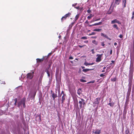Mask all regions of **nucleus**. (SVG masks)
Masks as SVG:
<instances>
[{"label": "nucleus", "instance_id": "f03ea898", "mask_svg": "<svg viewBox=\"0 0 134 134\" xmlns=\"http://www.w3.org/2000/svg\"><path fill=\"white\" fill-rule=\"evenodd\" d=\"M131 63L130 67V70L129 75L128 81L129 82L128 85H132L133 80V72L131 71Z\"/></svg>", "mask_w": 134, "mask_h": 134}, {"label": "nucleus", "instance_id": "72a5a7b5", "mask_svg": "<svg viewBox=\"0 0 134 134\" xmlns=\"http://www.w3.org/2000/svg\"><path fill=\"white\" fill-rule=\"evenodd\" d=\"M94 82H95V81L94 80H92V81H90V82H87V84H89V83H94Z\"/></svg>", "mask_w": 134, "mask_h": 134}, {"label": "nucleus", "instance_id": "338daca9", "mask_svg": "<svg viewBox=\"0 0 134 134\" xmlns=\"http://www.w3.org/2000/svg\"><path fill=\"white\" fill-rule=\"evenodd\" d=\"M132 15L134 16V10L132 12Z\"/></svg>", "mask_w": 134, "mask_h": 134}, {"label": "nucleus", "instance_id": "49530a36", "mask_svg": "<svg viewBox=\"0 0 134 134\" xmlns=\"http://www.w3.org/2000/svg\"><path fill=\"white\" fill-rule=\"evenodd\" d=\"M97 38V37L96 36H92L91 37V38Z\"/></svg>", "mask_w": 134, "mask_h": 134}, {"label": "nucleus", "instance_id": "de8ad7c7", "mask_svg": "<svg viewBox=\"0 0 134 134\" xmlns=\"http://www.w3.org/2000/svg\"><path fill=\"white\" fill-rule=\"evenodd\" d=\"M14 101H15V103H17V99L16 98L15 99H14Z\"/></svg>", "mask_w": 134, "mask_h": 134}, {"label": "nucleus", "instance_id": "8fccbe9b", "mask_svg": "<svg viewBox=\"0 0 134 134\" xmlns=\"http://www.w3.org/2000/svg\"><path fill=\"white\" fill-rule=\"evenodd\" d=\"M77 4V3H75L72 4V7H75V5H76Z\"/></svg>", "mask_w": 134, "mask_h": 134}, {"label": "nucleus", "instance_id": "f3484780", "mask_svg": "<svg viewBox=\"0 0 134 134\" xmlns=\"http://www.w3.org/2000/svg\"><path fill=\"white\" fill-rule=\"evenodd\" d=\"M93 69H83L82 71L84 72H86L88 71L92 70Z\"/></svg>", "mask_w": 134, "mask_h": 134}, {"label": "nucleus", "instance_id": "412c9836", "mask_svg": "<svg viewBox=\"0 0 134 134\" xmlns=\"http://www.w3.org/2000/svg\"><path fill=\"white\" fill-rule=\"evenodd\" d=\"M81 88H79L78 90L77 91V93L78 95H80L81 93Z\"/></svg>", "mask_w": 134, "mask_h": 134}, {"label": "nucleus", "instance_id": "5701e85b", "mask_svg": "<svg viewBox=\"0 0 134 134\" xmlns=\"http://www.w3.org/2000/svg\"><path fill=\"white\" fill-rule=\"evenodd\" d=\"M102 22H100L98 23H96L94 24V26L99 25L102 24Z\"/></svg>", "mask_w": 134, "mask_h": 134}, {"label": "nucleus", "instance_id": "423d86ee", "mask_svg": "<svg viewBox=\"0 0 134 134\" xmlns=\"http://www.w3.org/2000/svg\"><path fill=\"white\" fill-rule=\"evenodd\" d=\"M34 73V72H32L27 74V78L30 79H31L33 77Z\"/></svg>", "mask_w": 134, "mask_h": 134}, {"label": "nucleus", "instance_id": "3c124183", "mask_svg": "<svg viewBox=\"0 0 134 134\" xmlns=\"http://www.w3.org/2000/svg\"><path fill=\"white\" fill-rule=\"evenodd\" d=\"M88 26H89L90 27H92L93 26H94V24H92V25H89Z\"/></svg>", "mask_w": 134, "mask_h": 134}, {"label": "nucleus", "instance_id": "4d7b16f0", "mask_svg": "<svg viewBox=\"0 0 134 134\" xmlns=\"http://www.w3.org/2000/svg\"><path fill=\"white\" fill-rule=\"evenodd\" d=\"M51 54H52V53H49L48 54V55H47L48 57L50 56V55H51Z\"/></svg>", "mask_w": 134, "mask_h": 134}, {"label": "nucleus", "instance_id": "4be33fe9", "mask_svg": "<svg viewBox=\"0 0 134 134\" xmlns=\"http://www.w3.org/2000/svg\"><path fill=\"white\" fill-rule=\"evenodd\" d=\"M79 14H77L76 16L75 17V19L74 20H75V21H76L79 18Z\"/></svg>", "mask_w": 134, "mask_h": 134}, {"label": "nucleus", "instance_id": "6ab92c4d", "mask_svg": "<svg viewBox=\"0 0 134 134\" xmlns=\"http://www.w3.org/2000/svg\"><path fill=\"white\" fill-rule=\"evenodd\" d=\"M120 2V1L119 0H115L114 4L115 5H119Z\"/></svg>", "mask_w": 134, "mask_h": 134}, {"label": "nucleus", "instance_id": "1a4fd4ad", "mask_svg": "<svg viewBox=\"0 0 134 134\" xmlns=\"http://www.w3.org/2000/svg\"><path fill=\"white\" fill-rule=\"evenodd\" d=\"M128 89L127 94L129 95V96L130 94V92L131 89L132 85H128Z\"/></svg>", "mask_w": 134, "mask_h": 134}, {"label": "nucleus", "instance_id": "f257e3e1", "mask_svg": "<svg viewBox=\"0 0 134 134\" xmlns=\"http://www.w3.org/2000/svg\"><path fill=\"white\" fill-rule=\"evenodd\" d=\"M26 99L25 98H24L21 99L20 100L19 102L18 103V107L20 108L21 107V108H23L26 107L25 105Z\"/></svg>", "mask_w": 134, "mask_h": 134}, {"label": "nucleus", "instance_id": "09e8293b", "mask_svg": "<svg viewBox=\"0 0 134 134\" xmlns=\"http://www.w3.org/2000/svg\"><path fill=\"white\" fill-rule=\"evenodd\" d=\"M69 59H73V58L72 57L70 56L69 57Z\"/></svg>", "mask_w": 134, "mask_h": 134}, {"label": "nucleus", "instance_id": "20e7f679", "mask_svg": "<svg viewBox=\"0 0 134 134\" xmlns=\"http://www.w3.org/2000/svg\"><path fill=\"white\" fill-rule=\"evenodd\" d=\"M103 55V54H97L96 56L97 57L96 59V62H99L101 60V58L102 57Z\"/></svg>", "mask_w": 134, "mask_h": 134}, {"label": "nucleus", "instance_id": "79ce46f5", "mask_svg": "<svg viewBox=\"0 0 134 134\" xmlns=\"http://www.w3.org/2000/svg\"><path fill=\"white\" fill-rule=\"evenodd\" d=\"M63 94H65L64 93V92L63 91H62V92H61V94L60 95V97L61 96V95H62V94L63 95Z\"/></svg>", "mask_w": 134, "mask_h": 134}, {"label": "nucleus", "instance_id": "0e129e2a", "mask_svg": "<svg viewBox=\"0 0 134 134\" xmlns=\"http://www.w3.org/2000/svg\"><path fill=\"white\" fill-rule=\"evenodd\" d=\"M114 45L115 46H116V45H117V43L116 42H115L114 43Z\"/></svg>", "mask_w": 134, "mask_h": 134}, {"label": "nucleus", "instance_id": "c03bdc74", "mask_svg": "<svg viewBox=\"0 0 134 134\" xmlns=\"http://www.w3.org/2000/svg\"><path fill=\"white\" fill-rule=\"evenodd\" d=\"M87 11L88 13H90L91 12V10L90 9H89Z\"/></svg>", "mask_w": 134, "mask_h": 134}, {"label": "nucleus", "instance_id": "13d9d810", "mask_svg": "<svg viewBox=\"0 0 134 134\" xmlns=\"http://www.w3.org/2000/svg\"><path fill=\"white\" fill-rule=\"evenodd\" d=\"M81 46V45H79L78 46L80 47V48H82V47H83V46Z\"/></svg>", "mask_w": 134, "mask_h": 134}, {"label": "nucleus", "instance_id": "f704fd0d", "mask_svg": "<svg viewBox=\"0 0 134 134\" xmlns=\"http://www.w3.org/2000/svg\"><path fill=\"white\" fill-rule=\"evenodd\" d=\"M81 39H84V40H86L87 39V37L85 36H83L81 37Z\"/></svg>", "mask_w": 134, "mask_h": 134}, {"label": "nucleus", "instance_id": "864d4df0", "mask_svg": "<svg viewBox=\"0 0 134 134\" xmlns=\"http://www.w3.org/2000/svg\"><path fill=\"white\" fill-rule=\"evenodd\" d=\"M112 49H111L110 50V55L111 54H112Z\"/></svg>", "mask_w": 134, "mask_h": 134}, {"label": "nucleus", "instance_id": "0eeeda50", "mask_svg": "<svg viewBox=\"0 0 134 134\" xmlns=\"http://www.w3.org/2000/svg\"><path fill=\"white\" fill-rule=\"evenodd\" d=\"M115 23H117L119 24H121V23L117 19H115L113 20H112L111 22V24H114Z\"/></svg>", "mask_w": 134, "mask_h": 134}, {"label": "nucleus", "instance_id": "ddd939ff", "mask_svg": "<svg viewBox=\"0 0 134 134\" xmlns=\"http://www.w3.org/2000/svg\"><path fill=\"white\" fill-rule=\"evenodd\" d=\"M100 35H101V36H103V37L107 38L109 40H111V38H109L108 37V36H107L105 34L103 33H101L100 34Z\"/></svg>", "mask_w": 134, "mask_h": 134}, {"label": "nucleus", "instance_id": "7ed1b4c3", "mask_svg": "<svg viewBox=\"0 0 134 134\" xmlns=\"http://www.w3.org/2000/svg\"><path fill=\"white\" fill-rule=\"evenodd\" d=\"M80 99L81 100L79 101V104L80 108L81 109L82 107H84L85 103V100L81 98Z\"/></svg>", "mask_w": 134, "mask_h": 134}, {"label": "nucleus", "instance_id": "c85d7f7f", "mask_svg": "<svg viewBox=\"0 0 134 134\" xmlns=\"http://www.w3.org/2000/svg\"><path fill=\"white\" fill-rule=\"evenodd\" d=\"M108 105H109L110 106L113 107L114 105V103H109L108 104Z\"/></svg>", "mask_w": 134, "mask_h": 134}, {"label": "nucleus", "instance_id": "a19ab883", "mask_svg": "<svg viewBox=\"0 0 134 134\" xmlns=\"http://www.w3.org/2000/svg\"><path fill=\"white\" fill-rule=\"evenodd\" d=\"M36 60L37 62H41L40 59L39 58H37L36 59Z\"/></svg>", "mask_w": 134, "mask_h": 134}, {"label": "nucleus", "instance_id": "2eb2a0df", "mask_svg": "<svg viewBox=\"0 0 134 134\" xmlns=\"http://www.w3.org/2000/svg\"><path fill=\"white\" fill-rule=\"evenodd\" d=\"M52 97L53 99V100H54L55 98L57 97V94H55L54 93H52Z\"/></svg>", "mask_w": 134, "mask_h": 134}, {"label": "nucleus", "instance_id": "473e14b6", "mask_svg": "<svg viewBox=\"0 0 134 134\" xmlns=\"http://www.w3.org/2000/svg\"><path fill=\"white\" fill-rule=\"evenodd\" d=\"M84 65H85L86 66L88 65H89V63L85 62L84 63Z\"/></svg>", "mask_w": 134, "mask_h": 134}, {"label": "nucleus", "instance_id": "f8f14e48", "mask_svg": "<svg viewBox=\"0 0 134 134\" xmlns=\"http://www.w3.org/2000/svg\"><path fill=\"white\" fill-rule=\"evenodd\" d=\"M66 97V94H63V95L62 97V104L63 102L65 101V98Z\"/></svg>", "mask_w": 134, "mask_h": 134}, {"label": "nucleus", "instance_id": "c756f323", "mask_svg": "<svg viewBox=\"0 0 134 134\" xmlns=\"http://www.w3.org/2000/svg\"><path fill=\"white\" fill-rule=\"evenodd\" d=\"M80 81L81 82H86V81L84 80H83V79H80Z\"/></svg>", "mask_w": 134, "mask_h": 134}, {"label": "nucleus", "instance_id": "c9c22d12", "mask_svg": "<svg viewBox=\"0 0 134 134\" xmlns=\"http://www.w3.org/2000/svg\"><path fill=\"white\" fill-rule=\"evenodd\" d=\"M43 76H42V75H41V76H40V78H39V81H41V80H42V78L43 77Z\"/></svg>", "mask_w": 134, "mask_h": 134}, {"label": "nucleus", "instance_id": "e433bc0d", "mask_svg": "<svg viewBox=\"0 0 134 134\" xmlns=\"http://www.w3.org/2000/svg\"><path fill=\"white\" fill-rule=\"evenodd\" d=\"M104 74H102L100 75V76L101 77H103L105 76V75Z\"/></svg>", "mask_w": 134, "mask_h": 134}, {"label": "nucleus", "instance_id": "cd10ccee", "mask_svg": "<svg viewBox=\"0 0 134 134\" xmlns=\"http://www.w3.org/2000/svg\"><path fill=\"white\" fill-rule=\"evenodd\" d=\"M116 77H115L114 78H111V80L112 81L115 82L116 81Z\"/></svg>", "mask_w": 134, "mask_h": 134}, {"label": "nucleus", "instance_id": "9b49d317", "mask_svg": "<svg viewBox=\"0 0 134 134\" xmlns=\"http://www.w3.org/2000/svg\"><path fill=\"white\" fill-rule=\"evenodd\" d=\"M37 91L35 90L32 93L31 95V98H32V99H34L36 95Z\"/></svg>", "mask_w": 134, "mask_h": 134}, {"label": "nucleus", "instance_id": "603ef678", "mask_svg": "<svg viewBox=\"0 0 134 134\" xmlns=\"http://www.w3.org/2000/svg\"><path fill=\"white\" fill-rule=\"evenodd\" d=\"M40 59L41 60V62H42L44 60V58L43 57V58Z\"/></svg>", "mask_w": 134, "mask_h": 134}, {"label": "nucleus", "instance_id": "5fc2aeb1", "mask_svg": "<svg viewBox=\"0 0 134 134\" xmlns=\"http://www.w3.org/2000/svg\"><path fill=\"white\" fill-rule=\"evenodd\" d=\"M94 64V63H89V65H92Z\"/></svg>", "mask_w": 134, "mask_h": 134}, {"label": "nucleus", "instance_id": "774afa93", "mask_svg": "<svg viewBox=\"0 0 134 134\" xmlns=\"http://www.w3.org/2000/svg\"><path fill=\"white\" fill-rule=\"evenodd\" d=\"M105 71V70H104L103 69V70H102V72H104Z\"/></svg>", "mask_w": 134, "mask_h": 134}, {"label": "nucleus", "instance_id": "e2e57ef3", "mask_svg": "<svg viewBox=\"0 0 134 134\" xmlns=\"http://www.w3.org/2000/svg\"><path fill=\"white\" fill-rule=\"evenodd\" d=\"M72 25H71V24L69 25V27H70L71 28L72 27Z\"/></svg>", "mask_w": 134, "mask_h": 134}, {"label": "nucleus", "instance_id": "a878e982", "mask_svg": "<svg viewBox=\"0 0 134 134\" xmlns=\"http://www.w3.org/2000/svg\"><path fill=\"white\" fill-rule=\"evenodd\" d=\"M102 29H96L93 30L94 31H96L99 32Z\"/></svg>", "mask_w": 134, "mask_h": 134}, {"label": "nucleus", "instance_id": "37998d69", "mask_svg": "<svg viewBox=\"0 0 134 134\" xmlns=\"http://www.w3.org/2000/svg\"><path fill=\"white\" fill-rule=\"evenodd\" d=\"M123 36L122 35L120 34L119 36V37L121 38H122Z\"/></svg>", "mask_w": 134, "mask_h": 134}, {"label": "nucleus", "instance_id": "a18cd8bd", "mask_svg": "<svg viewBox=\"0 0 134 134\" xmlns=\"http://www.w3.org/2000/svg\"><path fill=\"white\" fill-rule=\"evenodd\" d=\"M94 49H92L91 50L92 53L93 54H94L95 53V52L94 51Z\"/></svg>", "mask_w": 134, "mask_h": 134}, {"label": "nucleus", "instance_id": "4468645a", "mask_svg": "<svg viewBox=\"0 0 134 134\" xmlns=\"http://www.w3.org/2000/svg\"><path fill=\"white\" fill-rule=\"evenodd\" d=\"M126 0H122V7L123 8H124L126 7Z\"/></svg>", "mask_w": 134, "mask_h": 134}, {"label": "nucleus", "instance_id": "680f3d73", "mask_svg": "<svg viewBox=\"0 0 134 134\" xmlns=\"http://www.w3.org/2000/svg\"><path fill=\"white\" fill-rule=\"evenodd\" d=\"M84 43H87L88 42V41L87 40L85 41H84Z\"/></svg>", "mask_w": 134, "mask_h": 134}, {"label": "nucleus", "instance_id": "7c9ffc66", "mask_svg": "<svg viewBox=\"0 0 134 134\" xmlns=\"http://www.w3.org/2000/svg\"><path fill=\"white\" fill-rule=\"evenodd\" d=\"M101 45L103 47H104L105 46V44H104V41H103L101 42Z\"/></svg>", "mask_w": 134, "mask_h": 134}, {"label": "nucleus", "instance_id": "dca6fc26", "mask_svg": "<svg viewBox=\"0 0 134 134\" xmlns=\"http://www.w3.org/2000/svg\"><path fill=\"white\" fill-rule=\"evenodd\" d=\"M101 132V131L98 129H97L94 132L95 134H100Z\"/></svg>", "mask_w": 134, "mask_h": 134}, {"label": "nucleus", "instance_id": "393cba45", "mask_svg": "<svg viewBox=\"0 0 134 134\" xmlns=\"http://www.w3.org/2000/svg\"><path fill=\"white\" fill-rule=\"evenodd\" d=\"M92 43L93 44H95L96 45H97L98 44V42L95 40L92 41Z\"/></svg>", "mask_w": 134, "mask_h": 134}, {"label": "nucleus", "instance_id": "4c0bfd02", "mask_svg": "<svg viewBox=\"0 0 134 134\" xmlns=\"http://www.w3.org/2000/svg\"><path fill=\"white\" fill-rule=\"evenodd\" d=\"M96 34V33L95 32H92L91 34H90L89 35H94Z\"/></svg>", "mask_w": 134, "mask_h": 134}, {"label": "nucleus", "instance_id": "b1692460", "mask_svg": "<svg viewBox=\"0 0 134 134\" xmlns=\"http://www.w3.org/2000/svg\"><path fill=\"white\" fill-rule=\"evenodd\" d=\"M129 95L127 94V96L126 99V102H125V104H126L127 103V102H129Z\"/></svg>", "mask_w": 134, "mask_h": 134}, {"label": "nucleus", "instance_id": "052dcab7", "mask_svg": "<svg viewBox=\"0 0 134 134\" xmlns=\"http://www.w3.org/2000/svg\"><path fill=\"white\" fill-rule=\"evenodd\" d=\"M88 23H89V22L87 20H86L85 22V23L86 24H88Z\"/></svg>", "mask_w": 134, "mask_h": 134}, {"label": "nucleus", "instance_id": "a211bd4d", "mask_svg": "<svg viewBox=\"0 0 134 134\" xmlns=\"http://www.w3.org/2000/svg\"><path fill=\"white\" fill-rule=\"evenodd\" d=\"M113 27L114 28H115L116 29H117L118 30H119V27H118L117 25L116 24H114V25H113Z\"/></svg>", "mask_w": 134, "mask_h": 134}, {"label": "nucleus", "instance_id": "39448f33", "mask_svg": "<svg viewBox=\"0 0 134 134\" xmlns=\"http://www.w3.org/2000/svg\"><path fill=\"white\" fill-rule=\"evenodd\" d=\"M71 13L70 12H69L67 14H66L64 16H63L61 19V20L62 21H63V19L64 20L66 19V18L68 17H69L71 16Z\"/></svg>", "mask_w": 134, "mask_h": 134}, {"label": "nucleus", "instance_id": "bb28decb", "mask_svg": "<svg viewBox=\"0 0 134 134\" xmlns=\"http://www.w3.org/2000/svg\"><path fill=\"white\" fill-rule=\"evenodd\" d=\"M93 15H92V14H91L89 16H88L87 17V18L88 19H90L92 17H93Z\"/></svg>", "mask_w": 134, "mask_h": 134}, {"label": "nucleus", "instance_id": "6e6d98bb", "mask_svg": "<svg viewBox=\"0 0 134 134\" xmlns=\"http://www.w3.org/2000/svg\"><path fill=\"white\" fill-rule=\"evenodd\" d=\"M74 8H76L77 9H78L79 8V7H74Z\"/></svg>", "mask_w": 134, "mask_h": 134}, {"label": "nucleus", "instance_id": "aec40b11", "mask_svg": "<svg viewBox=\"0 0 134 134\" xmlns=\"http://www.w3.org/2000/svg\"><path fill=\"white\" fill-rule=\"evenodd\" d=\"M47 74L49 78V81H52V75H51V78H50V76H51V73H47Z\"/></svg>", "mask_w": 134, "mask_h": 134}, {"label": "nucleus", "instance_id": "6e6552de", "mask_svg": "<svg viewBox=\"0 0 134 134\" xmlns=\"http://www.w3.org/2000/svg\"><path fill=\"white\" fill-rule=\"evenodd\" d=\"M45 71L47 73H51V75L52 74V71L51 69H49L48 68H46L45 70Z\"/></svg>", "mask_w": 134, "mask_h": 134}, {"label": "nucleus", "instance_id": "2f4dec72", "mask_svg": "<svg viewBox=\"0 0 134 134\" xmlns=\"http://www.w3.org/2000/svg\"><path fill=\"white\" fill-rule=\"evenodd\" d=\"M113 9H112V10H111V11H110L109 10L107 12V14H111V13L113 11Z\"/></svg>", "mask_w": 134, "mask_h": 134}, {"label": "nucleus", "instance_id": "69168bd1", "mask_svg": "<svg viewBox=\"0 0 134 134\" xmlns=\"http://www.w3.org/2000/svg\"><path fill=\"white\" fill-rule=\"evenodd\" d=\"M81 67L83 69H84L85 68V67L84 66H81Z\"/></svg>", "mask_w": 134, "mask_h": 134}, {"label": "nucleus", "instance_id": "9d476101", "mask_svg": "<svg viewBox=\"0 0 134 134\" xmlns=\"http://www.w3.org/2000/svg\"><path fill=\"white\" fill-rule=\"evenodd\" d=\"M100 100V98H97L94 100V101L93 103L94 104H98L99 103Z\"/></svg>", "mask_w": 134, "mask_h": 134}, {"label": "nucleus", "instance_id": "ea45409f", "mask_svg": "<svg viewBox=\"0 0 134 134\" xmlns=\"http://www.w3.org/2000/svg\"><path fill=\"white\" fill-rule=\"evenodd\" d=\"M129 133V130H126L125 131V134H128Z\"/></svg>", "mask_w": 134, "mask_h": 134}, {"label": "nucleus", "instance_id": "58836bf2", "mask_svg": "<svg viewBox=\"0 0 134 134\" xmlns=\"http://www.w3.org/2000/svg\"><path fill=\"white\" fill-rule=\"evenodd\" d=\"M51 64H49L48 65V67H47L46 68H48V69H50V67H51Z\"/></svg>", "mask_w": 134, "mask_h": 134}, {"label": "nucleus", "instance_id": "bf43d9fd", "mask_svg": "<svg viewBox=\"0 0 134 134\" xmlns=\"http://www.w3.org/2000/svg\"><path fill=\"white\" fill-rule=\"evenodd\" d=\"M134 19V16L132 15L131 18V20H133Z\"/></svg>", "mask_w": 134, "mask_h": 134}]
</instances>
